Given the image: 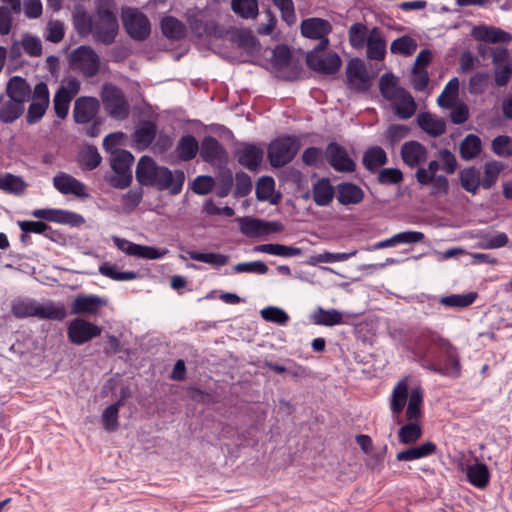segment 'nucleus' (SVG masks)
Here are the masks:
<instances>
[{
    "mask_svg": "<svg viewBox=\"0 0 512 512\" xmlns=\"http://www.w3.org/2000/svg\"><path fill=\"white\" fill-rule=\"evenodd\" d=\"M135 175L141 185L169 190L172 195L179 194L185 182V174L182 170L171 171L165 166H159L152 157L147 155L139 159Z\"/></svg>",
    "mask_w": 512,
    "mask_h": 512,
    "instance_id": "1",
    "label": "nucleus"
},
{
    "mask_svg": "<svg viewBox=\"0 0 512 512\" xmlns=\"http://www.w3.org/2000/svg\"><path fill=\"white\" fill-rule=\"evenodd\" d=\"M379 89L382 96L393 104L395 114L400 119H409L415 114L417 105L414 98L408 91L398 86L393 74L386 73L381 76Z\"/></svg>",
    "mask_w": 512,
    "mask_h": 512,
    "instance_id": "2",
    "label": "nucleus"
},
{
    "mask_svg": "<svg viewBox=\"0 0 512 512\" xmlns=\"http://www.w3.org/2000/svg\"><path fill=\"white\" fill-rule=\"evenodd\" d=\"M85 28L91 31L96 41L104 44H112L119 30V24L113 9L105 4L98 6L94 18H84Z\"/></svg>",
    "mask_w": 512,
    "mask_h": 512,
    "instance_id": "3",
    "label": "nucleus"
},
{
    "mask_svg": "<svg viewBox=\"0 0 512 512\" xmlns=\"http://www.w3.org/2000/svg\"><path fill=\"white\" fill-rule=\"evenodd\" d=\"M101 101L107 115L115 120L128 118L130 105L123 91L112 83H105L100 92Z\"/></svg>",
    "mask_w": 512,
    "mask_h": 512,
    "instance_id": "4",
    "label": "nucleus"
},
{
    "mask_svg": "<svg viewBox=\"0 0 512 512\" xmlns=\"http://www.w3.org/2000/svg\"><path fill=\"white\" fill-rule=\"evenodd\" d=\"M69 64L72 70L92 78L100 71L101 59L92 47L81 45L70 53Z\"/></svg>",
    "mask_w": 512,
    "mask_h": 512,
    "instance_id": "5",
    "label": "nucleus"
},
{
    "mask_svg": "<svg viewBox=\"0 0 512 512\" xmlns=\"http://www.w3.org/2000/svg\"><path fill=\"white\" fill-rule=\"evenodd\" d=\"M299 142L295 137L284 136L273 140L267 151L271 166L280 168L291 162L299 150Z\"/></svg>",
    "mask_w": 512,
    "mask_h": 512,
    "instance_id": "6",
    "label": "nucleus"
},
{
    "mask_svg": "<svg viewBox=\"0 0 512 512\" xmlns=\"http://www.w3.org/2000/svg\"><path fill=\"white\" fill-rule=\"evenodd\" d=\"M440 166L439 161L432 160L428 163L427 168L418 167L415 172V179L421 187L431 185L430 195L432 196H443L449 191L447 177L444 175H436Z\"/></svg>",
    "mask_w": 512,
    "mask_h": 512,
    "instance_id": "7",
    "label": "nucleus"
},
{
    "mask_svg": "<svg viewBox=\"0 0 512 512\" xmlns=\"http://www.w3.org/2000/svg\"><path fill=\"white\" fill-rule=\"evenodd\" d=\"M439 351L444 356L443 361L431 363L427 368L445 377L453 379L459 378L462 374V364L457 348L447 341L442 344Z\"/></svg>",
    "mask_w": 512,
    "mask_h": 512,
    "instance_id": "8",
    "label": "nucleus"
},
{
    "mask_svg": "<svg viewBox=\"0 0 512 512\" xmlns=\"http://www.w3.org/2000/svg\"><path fill=\"white\" fill-rule=\"evenodd\" d=\"M134 162V156L127 150H115L111 154L110 166L116 173L109 182L115 188L124 189L132 182L131 166Z\"/></svg>",
    "mask_w": 512,
    "mask_h": 512,
    "instance_id": "9",
    "label": "nucleus"
},
{
    "mask_svg": "<svg viewBox=\"0 0 512 512\" xmlns=\"http://www.w3.org/2000/svg\"><path fill=\"white\" fill-rule=\"evenodd\" d=\"M121 17L125 31L132 39L143 41L149 37L150 21L140 10L131 7L124 8Z\"/></svg>",
    "mask_w": 512,
    "mask_h": 512,
    "instance_id": "10",
    "label": "nucleus"
},
{
    "mask_svg": "<svg viewBox=\"0 0 512 512\" xmlns=\"http://www.w3.org/2000/svg\"><path fill=\"white\" fill-rule=\"evenodd\" d=\"M240 232L249 238H258L273 233L282 232L284 225L279 221H266L250 216L238 217Z\"/></svg>",
    "mask_w": 512,
    "mask_h": 512,
    "instance_id": "11",
    "label": "nucleus"
},
{
    "mask_svg": "<svg viewBox=\"0 0 512 512\" xmlns=\"http://www.w3.org/2000/svg\"><path fill=\"white\" fill-rule=\"evenodd\" d=\"M324 50L315 47L307 53L306 63L308 67L322 74L332 75L337 73L342 65L340 56L335 52L323 54Z\"/></svg>",
    "mask_w": 512,
    "mask_h": 512,
    "instance_id": "12",
    "label": "nucleus"
},
{
    "mask_svg": "<svg viewBox=\"0 0 512 512\" xmlns=\"http://www.w3.org/2000/svg\"><path fill=\"white\" fill-rule=\"evenodd\" d=\"M300 30L305 38L319 40L316 45L318 49L328 48L330 41L327 36L332 31V25L328 20L318 17L304 19L300 24Z\"/></svg>",
    "mask_w": 512,
    "mask_h": 512,
    "instance_id": "13",
    "label": "nucleus"
},
{
    "mask_svg": "<svg viewBox=\"0 0 512 512\" xmlns=\"http://www.w3.org/2000/svg\"><path fill=\"white\" fill-rule=\"evenodd\" d=\"M348 88L356 93L367 92L371 87V79L361 59H351L346 66Z\"/></svg>",
    "mask_w": 512,
    "mask_h": 512,
    "instance_id": "14",
    "label": "nucleus"
},
{
    "mask_svg": "<svg viewBox=\"0 0 512 512\" xmlns=\"http://www.w3.org/2000/svg\"><path fill=\"white\" fill-rule=\"evenodd\" d=\"M49 102L48 86L44 82L37 83L32 93V102L27 110V123L30 125L38 123L44 116Z\"/></svg>",
    "mask_w": 512,
    "mask_h": 512,
    "instance_id": "15",
    "label": "nucleus"
},
{
    "mask_svg": "<svg viewBox=\"0 0 512 512\" xmlns=\"http://www.w3.org/2000/svg\"><path fill=\"white\" fill-rule=\"evenodd\" d=\"M102 328L82 318L72 320L67 328L68 339L71 343L82 345L100 336Z\"/></svg>",
    "mask_w": 512,
    "mask_h": 512,
    "instance_id": "16",
    "label": "nucleus"
},
{
    "mask_svg": "<svg viewBox=\"0 0 512 512\" xmlns=\"http://www.w3.org/2000/svg\"><path fill=\"white\" fill-rule=\"evenodd\" d=\"M200 156L205 162L213 166L226 164L228 159L227 151L223 145L212 136L203 138L200 146Z\"/></svg>",
    "mask_w": 512,
    "mask_h": 512,
    "instance_id": "17",
    "label": "nucleus"
},
{
    "mask_svg": "<svg viewBox=\"0 0 512 512\" xmlns=\"http://www.w3.org/2000/svg\"><path fill=\"white\" fill-rule=\"evenodd\" d=\"M326 156L331 167L338 172H353L356 168L353 159L338 143L331 142L327 145Z\"/></svg>",
    "mask_w": 512,
    "mask_h": 512,
    "instance_id": "18",
    "label": "nucleus"
},
{
    "mask_svg": "<svg viewBox=\"0 0 512 512\" xmlns=\"http://www.w3.org/2000/svg\"><path fill=\"white\" fill-rule=\"evenodd\" d=\"M53 185L63 195L72 194L79 198L90 196L83 182L64 172H60L53 177Z\"/></svg>",
    "mask_w": 512,
    "mask_h": 512,
    "instance_id": "19",
    "label": "nucleus"
},
{
    "mask_svg": "<svg viewBox=\"0 0 512 512\" xmlns=\"http://www.w3.org/2000/svg\"><path fill=\"white\" fill-rule=\"evenodd\" d=\"M100 109V102L95 97L82 96L75 100L73 117L76 123L86 124L94 120Z\"/></svg>",
    "mask_w": 512,
    "mask_h": 512,
    "instance_id": "20",
    "label": "nucleus"
},
{
    "mask_svg": "<svg viewBox=\"0 0 512 512\" xmlns=\"http://www.w3.org/2000/svg\"><path fill=\"white\" fill-rule=\"evenodd\" d=\"M238 163L250 171H257L260 167L264 150L256 144H242L235 152Z\"/></svg>",
    "mask_w": 512,
    "mask_h": 512,
    "instance_id": "21",
    "label": "nucleus"
},
{
    "mask_svg": "<svg viewBox=\"0 0 512 512\" xmlns=\"http://www.w3.org/2000/svg\"><path fill=\"white\" fill-rule=\"evenodd\" d=\"M366 58L370 61H383L387 54V41L383 30L372 27L370 37L365 44Z\"/></svg>",
    "mask_w": 512,
    "mask_h": 512,
    "instance_id": "22",
    "label": "nucleus"
},
{
    "mask_svg": "<svg viewBox=\"0 0 512 512\" xmlns=\"http://www.w3.org/2000/svg\"><path fill=\"white\" fill-rule=\"evenodd\" d=\"M400 155L408 167L418 168L427 160L428 150L422 143L410 140L402 144Z\"/></svg>",
    "mask_w": 512,
    "mask_h": 512,
    "instance_id": "23",
    "label": "nucleus"
},
{
    "mask_svg": "<svg viewBox=\"0 0 512 512\" xmlns=\"http://www.w3.org/2000/svg\"><path fill=\"white\" fill-rule=\"evenodd\" d=\"M32 215L38 219L61 224L77 225L84 222L80 214L61 209H37L32 212Z\"/></svg>",
    "mask_w": 512,
    "mask_h": 512,
    "instance_id": "24",
    "label": "nucleus"
},
{
    "mask_svg": "<svg viewBox=\"0 0 512 512\" xmlns=\"http://www.w3.org/2000/svg\"><path fill=\"white\" fill-rule=\"evenodd\" d=\"M106 305V300L98 295H77L71 305V314L96 315Z\"/></svg>",
    "mask_w": 512,
    "mask_h": 512,
    "instance_id": "25",
    "label": "nucleus"
},
{
    "mask_svg": "<svg viewBox=\"0 0 512 512\" xmlns=\"http://www.w3.org/2000/svg\"><path fill=\"white\" fill-rule=\"evenodd\" d=\"M412 341L418 352L425 353L431 346L440 349L448 340L429 328H421L412 335Z\"/></svg>",
    "mask_w": 512,
    "mask_h": 512,
    "instance_id": "26",
    "label": "nucleus"
},
{
    "mask_svg": "<svg viewBox=\"0 0 512 512\" xmlns=\"http://www.w3.org/2000/svg\"><path fill=\"white\" fill-rule=\"evenodd\" d=\"M157 135V125L150 120L142 121L136 127L132 139L137 150L147 149L155 140Z\"/></svg>",
    "mask_w": 512,
    "mask_h": 512,
    "instance_id": "27",
    "label": "nucleus"
},
{
    "mask_svg": "<svg viewBox=\"0 0 512 512\" xmlns=\"http://www.w3.org/2000/svg\"><path fill=\"white\" fill-rule=\"evenodd\" d=\"M363 189L351 182H343L336 187V198L343 206L357 205L364 199Z\"/></svg>",
    "mask_w": 512,
    "mask_h": 512,
    "instance_id": "28",
    "label": "nucleus"
},
{
    "mask_svg": "<svg viewBox=\"0 0 512 512\" xmlns=\"http://www.w3.org/2000/svg\"><path fill=\"white\" fill-rule=\"evenodd\" d=\"M472 35L475 39L485 43H506L509 42L512 37L509 33L494 26H477L472 30Z\"/></svg>",
    "mask_w": 512,
    "mask_h": 512,
    "instance_id": "29",
    "label": "nucleus"
},
{
    "mask_svg": "<svg viewBox=\"0 0 512 512\" xmlns=\"http://www.w3.org/2000/svg\"><path fill=\"white\" fill-rule=\"evenodd\" d=\"M6 93L9 99L25 106V102L31 97V88L24 78L13 76L7 83Z\"/></svg>",
    "mask_w": 512,
    "mask_h": 512,
    "instance_id": "30",
    "label": "nucleus"
},
{
    "mask_svg": "<svg viewBox=\"0 0 512 512\" xmlns=\"http://www.w3.org/2000/svg\"><path fill=\"white\" fill-rule=\"evenodd\" d=\"M409 380L407 377L402 378L394 386L390 399V409L393 414L399 415L409 399Z\"/></svg>",
    "mask_w": 512,
    "mask_h": 512,
    "instance_id": "31",
    "label": "nucleus"
},
{
    "mask_svg": "<svg viewBox=\"0 0 512 512\" xmlns=\"http://www.w3.org/2000/svg\"><path fill=\"white\" fill-rule=\"evenodd\" d=\"M418 126L432 137H439L446 131L444 119L435 117L429 112H422L417 116Z\"/></svg>",
    "mask_w": 512,
    "mask_h": 512,
    "instance_id": "32",
    "label": "nucleus"
},
{
    "mask_svg": "<svg viewBox=\"0 0 512 512\" xmlns=\"http://www.w3.org/2000/svg\"><path fill=\"white\" fill-rule=\"evenodd\" d=\"M313 200L318 206H328L336 195V190L328 178H321L313 184Z\"/></svg>",
    "mask_w": 512,
    "mask_h": 512,
    "instance_id": "33",
    "label": "nucleus"
},
{
    "mask_svg": "<svg viewBox=\"0 0 512 512\" xmlns=\"http://www.w3.org/2000/svg\"><path fill=\"white\" fill-rule=\"evenodd\" d=\"M388 161L385 150L380 146H372L368 148L362 158L365 169L374 173L377 172Z\"/></svg>",
    "mask_w": 512,
    "mask_h": 512,
    "instance_id": "34",
    "label": "nucleus"
},
{
    "mask_svg": "<svg viewBox=\"0 0 512 512\" xmlns=\"http://www.w3.org/2000/svg\"><path fill=\"white\" fill-rule=\"evenodd\" d=\"M66 316L67 311L62 303H55L53 301H47L45 303L38 302L36 318L62 321Z\"/></svg>",
    "mask_w": 512,
    "mask_h": 512,
    "instance_id": "35",
    "label": "nucleus"
},
{
    "mask_svg": "<svg viewBox=\"0 0 512 512\" xmlns=\"http://www.w3.org/2000/svg\"><path fill=\"white\" fill-rule=\"evenodd\" d=\"M437 446L431 441L400 451L396 455L398 461H413L435 453Z\"/></svg>",
    "mask_w": 512,
    "mask_h": 512,
    "instance_id": "36",
    "label": "nucleus"
},
{
    "mask_svg": "<svg viewBox=\"0 0 512 512\" xmlns=\"http://www.w3.org/2000/svg\"><path fill=\"white\" fill-rule=\"evenodd\" d=\"M3 98L4 96L0 94V122L10 124L20 118L25 106L9 98L3 102Z\"/></svg>",
    "mask_w": 512,
    "mask_h": 512,
    "instance_id": "37",
    "label": "nucleus"
},
{
    "mask_svg": "<svg viewBox=\"0 0 512 512\" xmlns=\"http://www.w3.org/2000/svg\"><path fill=\"white\" fill-rule=\"evenodd\" d=\"M371 28L362 22L353 23L348 29V40L352 48L362 50L370 37Z\"/></svg>",
    "mask_w": 512,
    "mask_h": 512,
    "instance_id": "38",
    "label": "nucleus"
},
{
    "mask_svg": "<svg viewBox=\"0 0 512 512\" xmlns=\"http://www.w3.org/2000/svg\"><path fill=\"white\" fill-rule=\"evenodd\" d=\"M482 151V142L479 136L468 134L459 145L460 157L465 161L475 159Z\"/></svg>",
    "mask_w": 512,
    "mask_h": 512,
    "instance_id": "39",
    "label": "nucleus"
},
{
    "mask_svg": "<svg viewBox=\"0 0 512 512\" xmlns=\"http://www.w3.org/2000/svg\"><path fill=\"white\" fill-rule=\"evenodd\" d=\"M469 483L477 488H485L490 480L488 467L484 463H475L469 465L466 471Z\"/></svg>",
    "mask_w": 512,
    "mask_h": 512,
    "instance_id": "40",
    "label": "nucleus"
},
{
    "mask_svg": "<svg viewBox=\"0 0 512 512\" xmlns=\"http://www.w3.org/2000/svg\"><path fill=\"white\" fill-rule=\"evenodd\" d=\"M255 252L266 253L280 257H294L302 254L301 248L286 246L278 243L257 245L253 248Z\"/></svg>",
    "mask_w": 512,
    "mask_h": 512,
    "instance_id": "41",
    "label": "nucleus"
},
{
    "mask_svg": "<svg viewBox=\"0 0 512 512\" xmlns=\"http://www.w3.org/2000/svg\"><path fill=\"white\" fill-rule=\"evenodd\" d=\"M494 65V79L498 87L506 86L512 78V57L509 51L503 56V61H499Z\"/></svg>",
    "mask_w": 512,
    "mask_h": 512,
    "instance_id": "42",
    "label": "nucleus"
},
{
    "mask_svg": "<svg viewBox=\"0 0 512 512\" xmlns=\"http://www.w3.org/2000/svg\"><path fill=\"white\" fill-rule=\"evenodd\" d=\"M275 181L270 176H262L256 183V197L259 201H269L275 205L279 201V197L274 196Z\"/></svg>",
    "mask_w": 512,
    "mask_h": 512,
    "instance_id": "43",
    "label": "nucleus"
},
{
    "mask_svg": "<svg viewBox=\"0 0 512 512\" xmlns=\"http://www.w3.org/2000/svg\"><path fill=\"white\" fill-rule=\"evenodd\" d=\"M459 95V80L453 77L445 85L443 91L437 98V104L445 109L452 108L458 99Z\"/></svg>",
    "mask_w": 512,
    "mask_h": 512,
    "instance_id": "44",
    "label": "nucleus"
},
{
    "mask_svg": "<svg viewBox=\"0 0 512 512\" xmlns=\"http://www.w3.org/2000/svg\"><path fill=\"white\" fill-rule=\"evenodd\" d=\"M199 144L193 135H185L180 138L176 146V153L180 160L190 161L197 155Z\"/></svg>",
    "mask_w": 512,
    "mask_h": 512,
    "instance_id": "45",
    "label": "nucleus"
},
{
    "mask_svg": "<svg viewBox=\"0 0 512 512\" xmlns=\"http://www.w3.org/2000/svg\"><path fill=\"white\" fill-rule=\"evenodd\" d=\"M38 301L30 298L14 300L11 304V313L18 319L36 317Z\"/></svg>",
    "mask_w": 512,
    "mask_h": 512,
    "instance_id": "46",
    "label": "nucleus"
},
{
    "mask_svg": "<svg viewBox=\"0 0 512 512\" xmlns=\"http://www.w3.org/2000/svg\"><path fill=\"white\" fill-rule=\"evenodd\" d=\"M161 30L165 37L173 40H180L184 38L186 34L184 24L172 16H167L162 19Z\"/></svg>",
    "mask_w": 512,
    "mask_h": 512,
    "instance_id": "47",
    "label": "nucleus"
},
{
    "mask_svg": "<svg viewBox=\"0 0 512 512\" xmlns=\"http://www.w3.org/2000/svg\"><path fill=\"white\" fill-rule=\"evenodd\" d=\"M423 403V391L421 387L417 386L411 389L408 404L406 408V418L409 421H416L420 419L421 405Z\"/></svg>",
    "mask_w": 512,
    "mask_h": 512,
    "instance_id": "48",
    "label": "nucleus"
},
{
    "mask_svg": "<svg viewBox=\"0 0 512 512\" xmlns=\"http://www.w3.org/2000/svg\"><path fill=\"white\" fill-rule=\"evenodd\" d=\"M232 11L243 19H255L258 15V0H231Z\"/></svg>",
    "mask_w": 512,
    "mask_h": 512,
    "instance_id": "49",
    "label": "nucleus"
},
{
    "mask_svg": "<svg viewBox=\"0 0 512 512\" xmlns=\"http://www.w3.org/2000/svg\"><path fill=\"white\" fill-rule=\"evenodd\" d=\"M313 320L318 325L334 326L344 323L343 315L336 309L325 310L318 307L313 315Z\"/></svg>",
    "mask_w": 512,
    "mask_h": 512,
    "instance_id": "50",
    "label": "nucleus"
},
{
    "mask_svg": "<svg viewBox=\"0 0 512 512\" xmlns=\"http://www.w3.org/2000/svg\"><path fill=\"white\" fill-rule=\"evenodd\" d=\"M504 169L502 162L492 160L484 164L483 178L481 179V187L483 189H490L497 181L499 174Z\"/></svg>",
    "mask_w": 512,
    "mask_h": 512,
    "instance_id": "51",
    "label": "nucleus"
},
{
    "mask_svg": "<svg viewBox=\"0 0 512 512\" xmlns=\"http://www.w3.org/2000/svg\"><path fill=\"white\" fill-rule=\"evenodd\" d=\"M460 182L467 192L476 194L481 187L480 173L475 167L465 168L460 172Z\"/></svg>",
    "mask_w": 512,
    "mask_h": 512,
    "instance_id": "52",
    "label": "nucleus"
},
{
    "mask_svg": "<svg viewBox=\"0 0 512 512\" xmlns=\"http://www.w3.org/2000/svg\"><path fill=\"white\" fill-rule=\"evenodd\" d=\"M78 161L82 169L93 170L101 164L102 157L95 146L89 145L82 149Z\"/></svg>",
    "mask_w": 512,
    "mask_h": 512,
    "instance_id": "53",
    "label": "nucleus"
},
{
    "mask_svg": "<svg viewBox=\"0 0 512 512\" xmlns=\"http://www.w3.org/2000/svg\"><path fill=\"white\" fill-rule=\"evenodd\" d=\"M123 399L122 397L120 400H118L116 403L109 405L102 413L101 416V422L103 424V427L107 431H115L118 428V413L120 407L123 405Z\"/></svg>",
    "mask_w": 512,
    "mask_h": 512,
    "instance_id": "54",
    "label": "nucleus"
},
{
    "mask_svg": "<svg viewBox=\"0 0 512 512\" xmlns=\"http://www.w3.org/2000/svg\"><path fill=\"white\" fill-rule=\"evenodd\" d=\"M477 293L469 292L467 294H451L441 297L439 302L446 307L465 308L474 303Z\"/></svg>",
    "mask_w": 512,
    "mask_h": 512,
    "instance_id": "55",
    "label": "nucleus"
},
{
    "mask_svg": "<svg viewBox=\"0 0 512 512\" xmlns=\"http://www.w3.org/2000/svg\"><path fill=\"white\" fill-rule=\"evenodd\" d=\"M190 259L198 262L210 264L214 267H221L228 263L229 257L220 253H203L198 251L188 252Z\"/></svg>",
    "mask_w": 512,
    "mask_h": 512,
    "instance_id": "56",
    "label": "nucleus"
},
{
    "mask_svg": "<svg viewBox=\"0 0 512 512\" xmlns=\"http://www.w3.org/2000/svg\"><path fill=\"white\" fill-rule=\"evenodd\" d=\"M417 42L410 36L404 35L395 39L390 45V51L393 54L403 56L412 55L417 49Z\"/></svg>",
    "mask_w": 512,
    "mask_h": 512,
    "instance_id": "57",
    "label": "nucleus"
},
{
    "mask_svg": "<svg viewBox=\"0 0 512 512\" xmlns=\"http://www.w3.org/2000/svg\"><path fill=\"white\" fill-rule=\"evenodd\" d=\"M422 435V429L418 423L410 421L403 425L398 432L399 441L402 444L415 443Z\"/></svg>",
    "mask_w": 512,
    "mask_h": 512,
    "instance_id": "58",
    "label": "nucleus"
},
{
    "mask_svg": "<svg viewBox=\"0 0 512 512\" xmlns=\"http://www.w3.org/2000/svg\"><path fill=\"white\" fill-rule=\"evenodd\" d=\"M508 242L509 238L504 232L484 234L480 236L479 247L483 249H499L505 247Z\"/></svg>",
    "mask_w": 512,
    "mask_h": 512,
    "instance_id": "59",
    "label": "nucleus"
},
{
    "mask_svg": "<svg viewBox=\"0 0 512 512\" xmlns=\"http://www.w3.org/2000/svg\"><path fill=\"white\" fill-rule=\"evenodd\" d=\"M26 184L19 176L6 174L0 177V189L6 192L21 194L24 192Z\"/></svg>",
    "mask_w": 512,
    "mask_h": 512,
    "instance_id": "60",
    "label": "nucleus"
},
{
    "mask_svg": "<svg viewBox=\"0 0 512 512\" xmlns=\"http://www.w3.org/2000/svg\"><path fill=\"white\" fill-rule=\"evenodd\" d=\"M477 51L484 60L491 58L492 64H494L503 61V56H505L509 50L503 46L491 47L487 44L480 43L477 46Z\"/></svg>",
    "mask_w": 512,
    "mask_h": 512,
    "instance_id": "61",
    "label": "nucleus"
},
{
    "mask_svg": "<svg viewBox=\"0 0 512 512\" xmlns=\"http://www.w3.org/2000/svg\"><path fill=\"white\" fill-rule=\"evenodd\" d=\"M64 93V90H57L53 98L54 111L57 117L60 119H64L68 115L70 102L73 99Z\"/></svg>",
    "mask_w": 512,
    "mask_h": 512,
    "instance_id": "62",
    "label": "nucleus"
},
{
    "mask_svg": "<svg viewBox=\"0 0 512 512\" xmlns=\"http://www.w3.org/2000/svg\"><path fill=\"white\" fill-rule=\"evenodd\" d=\"M261 316L266 321L280 325L286 324L289 320L288 314L283 309L274 306L262 309Z\"/></svg>",
    "mask_w": 512,
    "mask_h": 512,
    "instance_id": "63",
    "label": "nucleus"
},
{
    "mask_svg": "<svg viewBox=\"0 0 512 512\" xmlns=\"http://www.w3.org/2000/svg\"><path fill=\"white\" fill-rule=\"evenodd\" d=\"M22 47L23 51L31 57H39L42 54V42L36 36L24 34Z\"/></svg>",
    "mask_w": 512,
    "mask_h": 512,
    "instance_id": "64",
    "label": "nucleus"
}]
</instances>
